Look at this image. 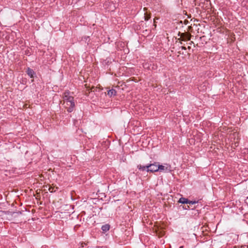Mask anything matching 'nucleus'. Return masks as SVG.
I'll return each mask as SVG.
<instances>
[{"instance_id":"obj_15","label":"nucleus","mask_w":248,"mask_h":248,"mask_svg":"<svg viewBox=\"0 0 248 248\" xmlns=\"http://www.w3.org/2000/svg\"><path fill=\"white\" fill-rule=\"evenodd\" d=\"M181 48H182V49H184V50L186 49V47L185 46H182Z\"/></svg>"},{"instance_id":"obj_7","label":"nucleus","mask_w":248,"mask_h":248,"mask_svg":"<svg viewBox=\"0 0 248 248\" xmlns=\"http://www.w3.org/2000/svg\"><path fill=\"white\" fill-rule=\"evenodd\" d=\"M137 168H138L139 170H141L142 171L146 170V171H147V170H148L149 167L148 164L145 166H142L140 164L138 165Z\"/></svg>"},{"instance_id":"obj_8","label":"nucleus","mask_w":248,"mask_h":248,"mask_svg":"<svg viewBox=\"0 0 248 248\" xmlns=\"http://www.w3.org/2000/svg\"><path fill=\"white\" fill-rule=\"evenodd\" d=\"M178 202L183 204H188L189 200L184 197H181L179 199Z\"/></svg>"},{"instance_id":"obj_1","label":"nucleus","mask_w":248,"mask_h":248,"mask_svg":"<svg viewBox=\"0 0 248 248\" xmlns=\"http://www.w3.org/2000/svg\"><path fill=\"white\" fill-rule=\"evenodd\" d=\"M64 107L67 108V110L69 112H72L75 108V103L74 100L71 101H67L65 103H63Z\"/></svg>"},{"instance_id":"obj_3","label":"nucleus","mask_w":248,"mask_h":248,"mask_svg":"<svg viewBox=\"0 0 248 248\" xmlns=\"http://www.w3.org/2000/svg\"><path fill=\"white\" fill-rule=\"evenodd\" d=\"M158 168L159 171L170 172L171 170V166L168 164L163 165L158 164Z\"/></svg>"},{"instance_id":"obj_12","label":"nucleus","mask_w":248,"mask_h":248,"mask_svg":"<svg viewBox=\"0 0 248 248\" xmlns=\"http://www.w3.org/2000/svg\"><path fill=\"white\" fill-rule=\"evenodd\" d=\"M197 202H198L196 201H189V202H188V204H195V203H196Z\"/></svg>"},{"instance_id":"obj_16","label":"nucleus","mask_w":248,"mask_h":248,"mask_svg":"<svg viewBox=\"0 0 248 248\" xmlns=\"http://www.w3.org/2000/svg\"><path fill=\"white\" fill-rule=\"evenodd\" d=\"M193 43H193V42L191 41L189 44H190V45H191V44H193Z\"/></svg>"},{"instance_id":"obj_5","label":"nucleus","mask_w":248,"mask_h":248,"mask_svg":"<svg viewBox=\"0 0 248 248\" xmlns=\"http://www.w3.org/2000/svg\"><path fill=\"white\" fill-rule=\"evenodd\" d=\"M69 94L70 92L68 91H66L63 93V103H65L67 102V101H71L72 100H74V97L72 96H70Z\"/></svg>"},{"instance_id":"obj_11","label":"nucleus","mask_w":248,"mask_h":248,"mask_svg":"<svg viewBox=\"0 0 248 248\" xmlns=\"http://www.w3.org/2000/svg\"><path fill=\"white\" fill-rule=\"evenodd\" d=\"M48 191L51 193H53V192H55L56 190H54V187H53L52 186H49V188H48Z\"/></svg>"},{"instance_id":"obj_10","label":"nucleus","mask_w":248,"mask_h":248,"mask_svg":"<svg viewBox=\"0 0 248 248\" xmlns=\"http://www.w3.org/2000/svg\"><path fill=\"white\" fill-rule=\"evenodd\" d=\"M116 94V91L114 89H111L108 91V95L110 97L115 96Z\"/></svg>"},{"instance_id":"obj_4","label":"nucleus","mask_w":248,"mask_h":248,"mask_svg":"<svg viewBox=\"0 0 248 248\" xmlns=\"http://www.w3.org/2000/svg\"><path fill=\"white\" fill-rule=\"evenodd\" d=\"M178 35L180 36L179 40L183 41L190 40L191 37V35L188 32L179 33Z\"/></svg>"},{"instance_id":"obj_9","label":"nucleus","mask_w":248,"mask_h":248,"mask_svg":"<svg viewBox=\"0 0 248 248\" xmlns=\"http://www.w3.org/2000/svg\"><path fill=\"white\" fill-rule=\"evenodd\" d=\"M110 226L108 224H105L102 226L101 229L103 232H106L109 230Z\"/></svg>"},{"instance_id":"obj_2","label":"nucleus","mask_w":248,"mask_h":248,"mask_svg":"<svg viewBox=\"0 0 248 248\" xmlns=\"http://www.w3.org/2000/svg\"><path fill=\"white\" fill-rule=\"evenodd\" d=\"M158 162H154L153 163H150L148 164V170L147 172H155L159 171Z\"/></svg>"},{"instance_id":"obj_14","label":"nucleus","mask_w":248,"mask_h":248,"mask_svg":"<svg viewBox=\"0 0 248 248\" xmlns=\"http://www.w3.org/2000/svg\"><path fill=\"white\" fill-rule=\"evenodd\" d=\"M183 208L186 210L190 209V207L188 205H187L186 206H185V207H183Z\"/></svg>"},{"instance_id":"obj_13","label":"nucleus","mask_w":248,"mask_h":248,"mask_svg":"<svg viewBox=\"0 0 248 248\" xmlns=\"http://www.w3.org/2000/svg\"><path fill=\"white\" fill-rule=\"evenodd\" d=\"M144 18L145 20H148L149 18H150V16L146 15L144 16Z\"/></svg>"},{"instance_id":"obj_6","label":"nucleus","mask_w":248,"mask_h":248,"mask_svg":"<svg viewBox=\"0 0 248 248\" xmlns=\"http://www.w3.org/2000/svg\"><path fill=\"white\" fill-rule=\"evenodd\" d=\"M26 72H27V74L28 75V76L31 78H33L34 77V75H35V73L34 72V71L32 69H31L30 68H27Z\"/></svg>"},{"instance_id":"obj_17","label":"nucleus","mask_w":248,"mask_h":248,"mask_svg":"<svg viewBox=\"0 0 248 248\" xmlns=\"http://www.w3.org/2000/svg\"><path fill=\"white\" fill-rule=\"evenodd\" d=\"M183 248V246H181V247H180V248Z\"/></svg>"},{"instance_id":"obj_18","label":"nucleus","mask_w":248,"mask_h":248,"mask_svg":"<svg viewBox=\"0 0 248 248\" xmlns=\"http://www.w3.org/2000/svg\"><path fill=\"white\" fill-rule=\"evenodd\" d=\"M188 49H190V46H188Z\"/></svg>"}]
</instances>
